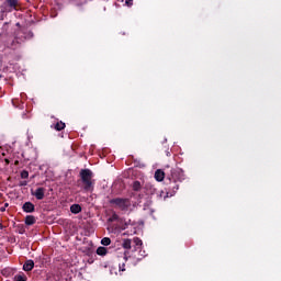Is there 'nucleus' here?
<instances>
[{"mask_svg": "<svg viewBox=\"0 0 281 281\" xmlns=\"http://www.w3.org/2000/svg\"><path fill=\"white\" fill-rule=\"evenodd\" d=\"M80 179L77 180L78 186L86 192H93V186L95 182L93 181V171L91 169H81L79 172Z\"/></svg>", "mask_w": 281, "mask_h": 281, "instance_id": "f257e3e1", "label": "nucleus"}, {"mask_svg": "<svg viewBox=\"0 0 281 281\" xmlns=\"http://www.w3.org/2000/svg\"><path fill=\"white\" fill-rule=\"evenodd\" d=\"M170 187L169 190H172V194H177V191L179 190V184H177L178 181H183V170L176 168L171 169L170 176L167 177Z\"/></svg>", "mask_w": 281, "mask_h": 281, "instance_id": "f03ea898", "label": "nucleus"}, {"mask_svg": "<svg viewBox=\"0 0 281 281\" xmlns=\"http://www.w3.org/2000/svg\"><path fill=\"white\" fill-rule=\"evenodd\" d=\"M110 205L115 210H121L122 212H126L128 206L131 205V200L127 198H114L109 201Z\"/></svg>", "mask_w": 281, "mask_h": 281, "instance_id": "7ed1b4c3", "label": "nucleus"}, {"mask_svg": "<svg viewBox=\"0 0 281 281\" xmlns=\"http://www.w3.org/2000/svg\"><path fill=\"white\" fill-rule=\"evenodd\" d=\"M31 194L35 196L37 201H43L45 199V188L40 187L35 191H32Z\"/></svg>", "mask_w": 281, "mask_h": 281, "instance_id": "20e7f679", "label": "nucleus"}, {"mask_svg": "<svg viewBox=\"0 0 281 281\" xmlns=\"http://www.w3.org/2000/svg\"><path fill=\"white\" fill-rule=\"evenodd\" d=\"M23 212L26 214H32V212H35L36 206L32 202H25L22 206Z\"/></svg>", "mask_w": 281, "mask_h": 281, "instance_id": "39448f33", "label": "nucleus"}, {"mask_svg": "<svg viewBox=\"0 0 281 281\" xmlns=\"http://www.w3.org/2000/svg\"><path fill=\"white\" fill-rule=\"evenodd\" d=\"M34 269V260L27 259L23 265V271L30 272Z\"/></svg>", "mask_w": 281, "mask_h": 281, "instance_id": "423d86ee", "label": "nucleus"}, {"mask_svg": "<svg viewBox=\"0 0 281 281\" xmlns=\"http://www.w3.org/2000/svg\"><path fill=\"white\" fill-rule=\"evenodd\" d=\"M155 179H156V181H164V179H166V172H164V170H161V169L156 170Z\"/></svg>", "mask_w": 281, "mask_h": 281, "instance_id": "0eeeda50", "label": "nucleus"}, {"mask_svg": "<svg viewBox=\"0 0 281 281\" xmlns=\"http://www.w3.org/2000/svg\"><path fill=\"white\" fill-rule=\"evenodd\" d=\"M7 5H9L11 10H19V0H7Z\"/></svg>", "mask_w": 281, "mask_h": 281, "instance_id": "6e6552de", "label": "nucleus"}, {"mask_svg": "<svg viewBox=\"0 0 281 281\" xmlns=\"http://www.w3.org/2000/svg\"><path fill=\"white\" fill-rule=\"evenodd\" d=\"M70 212L71 214H80V212H82V206H80V204H72L70 206Z\"/></svg>", "mask_w": 281, "mask_h": 281, "instance_id": "1a4fd4ad", "label": "nucleus"}, {"mask_svg": "<svg viewBox=\"0 0 281 281\" xmlns=\"http://www.w3.org/2000/svg\"><path fill=\"white\" fill-rule=\"evenodd\" d=\"M24 223L29 226L34 225L36 223V217H34V215H26Z\"/></svg>", "mask_w": 281, "mask_h": 281, "instance_id": "9d476101", "label": "nucleus"}, {"mask_svg": "<svg viewBox=\"0 0 281 281\" xmlns=\"http://www.w3.org/2000/svg\"><path fill=\"white\" fill-rule=\"evenodd\" d=\"M13 281H27V276H25L23 272L15 274Z\"/></svg>", "mask_w": 281, "mask_h": 281, "instance_id": "9b49d317", "label": "nucleus"}, {"mask_svg": "<svg viewBox=\"0 0 281 281\" xmlns=\"http://www.w3.org/2000/svg\"><path fill=\"white\" fill-rule=\"evenodd\" d=\"M65 123L63 121H59L55 124L54 128L55 131H65Z\"/></svg>", "mask_w": 281, "mask_h": 281, "instance_id": "f8f14e48", "label": "nucleus"}, {"mask_svg": "<svg viewBox=\"0 0 281 281\" xmlns=\"http://www.w3.org/2000/svg\"><path fill=\"white\" fill-rule=\"evenodd\" d=\"M3 157H5V153H0V164L4 162L5 166H10V159Z\"/></svg>", "mask_w": 281, "mask_h": 281, "instance_id": "ddd939ff", "label": "nucleus"}, {"mask_svg": "<svg viewBox=\"0 0 281 281\" xmlns=\"http://www.w3.org/2000/svg\"><path fill=\"white\" fill-rule=\"evenodd\" d=\"M108 252H109V250H108L105 247H102V246H100V247L97 249L98 256H106Z\"/></svg>", "mask_w": 281, "mask_h": 281, "instance_id": "4468645a", "label": "nucleus"}, {"mask_svg": "<svg viewBox=\"0 0 281 281\" xmlns=\"http://www.w3.org/2000/svg\"><path fill=\"white\" fill-rule=\"evenodd\" d=\"M133 190H134V192H139V190H142V182H139V181H134V183H133Z\"/></svg>", "mask_w": 281, "mask_h": 281, "instance_id": "2eb2a0df", "label": "nucleus"}, {"mask_svg": "<svg viewBox=\"0 0 281 281\" xmlns=\"http://www.w3.org/2000/svg\"><path fill=\"white\" fill-rule=\"evenodd\" d=\"M132 240L131 239H124L122 247L123 249H131Z\"/></svg>", "mask_w": 281, "mask_h": 281, "instance_id": "dca6fc26", "label": "nucleus"}, {"mask_svg": "<svg viewBox=\"0 0 281 281\" xmlns=\"http://www.w3.org/2000/svg\"><path fill=\"white\" fill-rule=\"evenodd\" d=\"M101 245H103L104 247H109V245H111V238H109V237L102 238Z\"/></svg>", "mask_w": 281, "mask_h": 281, "instance_id": "f3484780", "label": "nucleus"}, {"mask_svg": "<svg viewBox=\"0 0 281 281\" xmlns=\"http://www.w3.org/2000/svg\"><path fill=\"white\" fill-rule=\"evenodd\" d=\"M133 243L136 247H142V245H144V243L142 241V239L139 237H134Z\"/></svg>", "mask_w": 281, "mask_h": 281, "instance_id": "a211bd4d", "label": "nucleus"}, {"mask_svg": "<svg viewBox=\"0 0 281 281\" xmlns=\"http://www.w3.org/2000/svg\"><path fill=\"white\" fill-rule=\"evenodd\" d=\"M117 218H120V216L116 215V213H113L112 216L108 218V222L115 223V221H117Z\"/></svg>", "mask_w": 281, "mask_h": 281, "instance_id": "6ab92c4d", "label": "nucleus"}, {"mask_svg": "<svg viewBox=\"0 0 281 281\" xmlns=\"http://www.w3.org/2000/svg\"><path fill=\"white\" fill-rule=\"evenodd\" d=\"M30 177V172L27 170H23L21 172V179H27Z\"/></svg>", "mask_w": 281, "mask_h": 281, "instance_id": "aec40b11", "label": "nucleus"}, {"mask_svg": "<svg viewBox=\"0 0 281 281\" xmlns=\"http://www.w3.org/2000/svg\"><path fill=\"white\" fill-rule=\"evenodd\" d=\"M127 252L124 251V252H121V258H123V260H125V262L128 261V255H126Z\"/></svg>", "mask_w": 281, "mask_h": 281, "instance_id": "412c9836", "label": "nucleus"}, {"mask_svg": "<svg viewBox=\"0 0 281 281\" xmlns=\"http://www.w3.org/2000/svg\"><path fill=\"white\" fill-rule=\"evenodd\" d=\"M125 267H126V263H124V262H123V263H120V265H119L120 271H126V268H125Z\"/></svg>", "mask_w": 281, "mask_h": 281, "instance_id": "4be33fe9", "label": "nucleus"}, {"mask_svg": "<svg viewBox=\"0 0 281 281\" xmlns=\"http://www.w3.org/2000/svg\"><path fill=\"white\" fill-rule=\"evenodd\" d=\"M9 203H4V206L0 207V212H5V207H9Z\"/></svg>", "mask_w": 281, "mask_h": 281, "instance_id": "5701e85b", "label": "nucleus"}, {"mask_svg": "<svg viewBox=\"0 0 281 281\" xmlns=\"http://www.w3.org/2000/svg\"><path fill=\"white\" fill-rule=\"evenodd\" d=\"M25 186H27V181L24 180V181H21V182H20V187H21V188H23V187H25Z\"/></svg>", "mask_w": 281, "mask_h": 281, "instance_id": "b1692460", "label": "nucleus"}, {"mask_svg": "<svg viewBox=\"0 0 281 281\" xmlns=\"http://www.w3.org/2000/svg\"><path fill=\"white\" fill-rule=\"evenodd\" d=\"M127 5H133V0H126Z\"/></svg>", "mask_w": 281, "mask_h": 281, "instance_id": "393cba45", "label": "nucleus"}, {"mask_svg": "<svg viewBox=\"0 0 281 281\" xmlns=\"http://www.w3.org/2000/svg\"><path fill=\"white\" fill-rule=\"evenodd\" d=\"M14 166H19V160H15V161H14Z\"/></svg>", "mask_w": 281, "mask_h": 281, "instance_id": "a878e982", "label": "nucleus"}, {"mask_svg": "<svg viewBox=\"0 0 281 281\" xmlns=\"http://www.w3.org/2000/svg\"><path fill=\"white\" fill-rule=\"evenodd\" d=\"M0 229H3V224L2 223H0Z\"/></svg>", "mask_w": 281, "mask_h": 281, "instance_id": "bb28decb", "label": "nucleus"}]
</instances>
